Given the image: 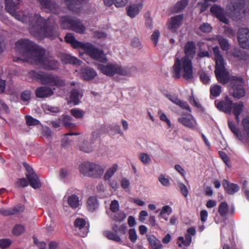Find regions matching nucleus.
Listing matches in <instances>:
<instances>
[{
  "instance_id": "nucleus-58",
  "label": "nucleus",
  "mask_w": 249,
  "mask_h": 249,
  "mask_svg": "<svg viewBox=\"0 0 249 249\" xmlns=\"http://www.w3.org/2000/svg\"><path fill=\"white\" fill-rule=\"evenodd\" d=\"M125 217V214L124 213L121 212L115 214L113 219L116 221L121 222L123 221Z\"/></svg>"
},
{
  "instance_id": "nucleus-60",
  "label": "nucleus",
  "mask_w": 249,
  "mask_h": 249,
  "mask_svg": "<svg viewBox=\"0 0 249 249\" xmlns=\"http://www.w3.org/2000/svg\"><path fill=\"white\" fill-rule=\"evenodd\" d=\"M176 104L179 106L183 109H186L189 112L191 111L190 107L187 103L185 102H183L181 100H178V102H176Z\"/></svg>"
},
{
  "instance_id": "nucleus-59",
  "label": "nucleus",
  "mask_w": 249,
  "mask_h": 249,
  "mask_svg": "<svg viewBox=\"0 0 249 249\" xmlns=\"http://www.w3.org/2000/svg\"><path fill=\"white\" fill-rule=\"evenodd\" d=\"M219 155L220 157L221 158L223 162L228 166H229V163H230V158L227 155V154L223 151H219Z\"/></svg>"
},
{
  "instance_id": "nucleus-32",
  "label": "nucleus",
  "mask_w": 249,
  "mask_h": 249,
  "mask_svg": "<svg viewBox=\"0 0 249 249\" xmlns=\"http://www.w3.org/2000/svg\"><path fill=\"white\" fill-rule=\"evenodd\" d=\"M188 0H181L178 1L173 7V12L178 13L182 11L188 5Z\"/></svg>"
},
{
  "instance_id": "nucleus-55",
  "label": "nucleus",
  "mask_w": 249,
  "mask_h": 249,
  "mask_svg": "<svg viewBox=\"0 0 249 249\" xmlns=\"http://www.w3.org/2000/svg\"><path fill=\"white\" fill-rule=\"evenodd\" d=\"M199 29L203 33H210L212 31V28L208 23H204L199 26Z\"/></svg>"
},
{
  "instance_id": "nucleus-3",
  "label": "nucleus",
  "mask_w": 249,
  "mask_h": 249,
  "mask_svg": "<svg viewBox=\"0 0 249 249\" xmlns=\"http://www.w3.org/2000/svg\"><path fill=\"white\" fill-rule=\"evenodd\" d=\"M33 28L43 36L53 39L59 35L57 24L51 18L45 19L38 14H35Z\"/></svg>"
},
{
  "instance_id": "nucleus-46",
  "label": "nucleus",
  "mask_w": 249,
  "mask_h": 249,
  "mask_svg": "<svg viewBox=\"0 0 249 249\" xmlns=\"http://www.w3.org/2000/svg\"><path fill=\"white\" fill-rule=\"evenodd\" d=\"M88 44L89 42L84 43L79 41L75 39L71 45L75 49L81 48L84 49L85 51Z\"/></svg>"
},
{
  "instance_id": "nucleus-1",
  "label": "nucleus",
  "mask_w": 249,
  "mask_h": 249,
  "mask_svg": "<svg viewBox=\"0 0 249 249\" xmlns=\"http://www.w3.org/2000/svg\"><path fill=\"white\" fill-rule=\"evenodd\" d=\"M15 48L18 52L26 58V61L39 64L45 70L53 71L59 67L57 60L52 56L45 55L44 49L28 39L18 40L16 43Z\"/></svg>"
},
{
  "instance_id": "nucleus-11",
  "label": "nucleus",
  "mask_w": 249,
  "mask_h": 249,
  "mask_svg": "<svg viewBox=\"0 0 249 249\" xmlns=\"http://www.w3.org/2000/svg\"><path fill=\"white\" fill-rule=\"evenodd\" d=\"M85 52L94 60L102 62H105L107 60V58L104 51L95 47L90 43H89Z\"/></svg>"
},
{
  "instance_id": "nucleus-33",
  "label": "nucleus",
  "mask_w": 249,
  "mask_h": 249,
  "mask_svg": "<svg viewBox=\"0 0 249 249\" xmlns=\"http://www.w3.org/2000/svg\"><path fill=\"white\" fill-rule=\"evenodd\" d=\"M118 166L117 164H114L113 166L109 168L104 175V179L105 180H109L114 175L118 169Z\"/></svg>"
},
{
  "instance_id": "nucleus-48",
  "label": "nucleus",
  "mask_w": 249,
  "mask_h": 249,
  "mask_svg": "<svg viewBox=\"0 0 249 249\" xmlns=\"http://www.w3.org/2000/svg\"><path fill=\"white\" fill-rule=\"evenodd\" d=\"M25 231V228L23 226L19 224L16 225L13 229V233L16 235H19Z\"/></svg>"
},
{
  "instance_id": "nucleus-35",
  "label": "nucleus",
  "mask_w": 249,
  "mask_h": 249,
  "mask_svg": "<svg viewBox=\"0 0 249 249\" xmlns=\"http://www.w3.org/2000/svg\"><path fill=\"white\" fill-rule=\"evenodd\" d=\"M68 204L72 208H76L79 205V197L75 195H72L68 198Z\"/></svg>"
},
{
  "instance_id": "nucleus-10",
  "label": "nucleus",
  "mask_w": 249,
  "mask_h": 249,
  "mask_svg": "<svg viewBox=\"0 0 249 249\" xmlns=\"http://www.w3.org/2000/svg\"><path fill=\"white\" fill-rule=\"evenodd\" d=\"M22 164L26 169V177L30 185L34 189L40 188L41 184L39 178L34 171L33 168L25 162H23Z\"/></svg>"
},
{
  "instance_id": "nucleus-57",
  "label": "nucleus",
  "mask_w": 249,
  "mask_h": 249,
  "mask_svg": "<svg viewBox=\"0 0 249 249\" xmlns=\"http://www.w3.org/2000/svg\"><path fill=\"white\" fill-rule=\"evenodd\" d=\"M178 187L181 194L184 197H187L188 195V190L185 185L183 183H179L178 184Z\"/></svg>"
},
{
  "instance_id": "nucleus-20",
  "label": "nucleus",
  "mask_w": 249,
  "mask_h": 249,
  "mask_svg": "<svg viewBox=\"0 0 249 249\" xmlns=\"http://www.w3.org/2000/svg\"><path fill=\"white\" fill-rule=\"evenodd\" d=\"M222 185L225 192L229 195H233L240 190V187L238 184L229 182L225 179L222 181Z\"/></svg>"
},
{
  "instance_id": "nucleus-40",
  "label": "nucleus",
  "mask_w": 249,
  "mask_h": 249,
  "mask_svg": "<svg viewBox=\"0 0 249 249\" xmlns=\"http://www.w3.org/2000/svg\"><path fill=\"white\" fill-rule=\"evenodd\" d=\"M79 92L76 89H73L71 90L70 95V99L71 101L74 103L75 105H78L79 103Z\"/></svg>"
},
{
  "instance_id": "nucleus-12",
  "label": "nucleus",
  "mask_w": 249,
  "mask_h": 249,
  "mask_svg": "<svg viewBox=\"0 0 249 249\" xmlns=\"http://www.w3.org/2000/svg\"><path fill=\"white\" fill-rule=\"evenodd\" d=\"M178 121L184 126L193 131H196L198 129V123L191 114L179 117Z\"/></svg>"
},
{
  "instance_id": "nucleus-14",
  "label": "nucleus",
  "mask_w": 249,
  "mask_h": 249,
  "mask_svg": "<svg viewBox=\"0 0 249 249\" xmlns=\"http://www.w3.org/2000/svg\"><path fill=\"white\" fill-rule=\"evenodd\" d=\"M183 19V14L171 17L168 20L167 25L168 29L173 33H177L182 24Z\"/></svg>"
},
{
  "instance_id": "nucleus-54",
  "label": "nucleus",
  "mask_w": 249,
  "mask_h": 249,
  "mask_svg": "<svg viewBox=\"0 0 249 249\" xmlns=\"http://www.w3.org/2000/svg\"><path fill=\"white\" fill-rule=\"evenodd\" d=\"M160 35V31L158 30H156L151 36V39L154 43L155 46H156L158 43Z\"/></svg>"
},
{
  "instance_id": "nucleus-17",
  "label": "nucleus",
  "mask_w": 249,
  "mask_h": 249,
  "mask_svg": "<svg viewBox=\"0 0 249 249\" xmlns=\"http://www.w3.org/2000/svg\"><path fill=\"white\" fill-rule=\"evenodd\" d=\"M24 210V206L21 204H19L13 207L12 209H6L4 208H0V214L3 216L12 215L21 213L23 212Z\"/></svg>"
},
{
  "instance_id": "nucleus-13",
  "label": "nucleus",
  "mask_w": 249,
  "mask_h": 249,
  "mask_svg": "<svg viewBox=\"0 0 249 249\" xmlns=\"http://www.w3.org/2000/svg\"><path fill=\"white\" fill-rule=\"evenodd\" d=\"M237 39L241 47L243 49L249 48V30L247 28L239 29Z\"/></svg>"
},
{
  "instance_id": "nucleus-26",
  "label": "nucleus",
  "mask_w": 249,
  "mask_h": 249,
  "mask_svg": "<svg viewBox=\"0 0 249 249\" xmlns=\"http://www.w3.org/2000/svg\"><path fill=\"white\" fill-rule=\"evenodd\" d=\"M147 239L152 249H162V245L160 240L157 238L155 236L152 235H147Z\"/></svg>"
},
{
  "instance_id": "nucleus-28",
  "label": "nucleus",
  "mask_w": 249,
  "mask_h": 249,
  "mask_svg": "<svg viewBox=\"0 0 249 249\" xmlns=\"http://www.w3.org/2000/svg\"><path fill=\"white\" fill-rule=\"evenodd\" d=\"M43 8L52 10L55 9L56 3L54 0H37Z\"/></svg>"
},
{
  "instance_id": "nucleus-16",
  "label": "nucleus",
  "mask_w": 249,
  "mask_h": 249,
  "mask_svg": "<svg viewBox=\"0 0 249 249\" xmlns=\"http://www.w3.org/2000/svg\"><path fill=\"white\" fill-rule=\"evenodd\" d=\"M215 104L217 109L226 113L230 114L231 112L233 102L228 96L225 97L224 101H219L217 103L215 101Z\"/></svg>"
},
{
  "instance_id": "nucleus-38",
  "label": "nucleus",
  "mask_w": 249,
  "mask_h": 249,
  "mask_svg": "<svg viewBox=\"0 0 249 249\" xmlns=\"http://www.w3.org/2000/svg\"><path fill=\"white\" fill-rule=\"evenodd\" d=\"M104 235L109 240H113L117 242L121 241L120 236L116 233L109 231H105L104 232Z\"/></svg>"
},
{
  "instance_id": "nucleus-5",
  "label": "nucleus",
  "mask_w": 249,
  "mask_h": 249,
  "mask_svg": "<svg viewBox=\"0 0 249 249\" xmlns=\"http://www.w3.org/2000/svg\"><path fill=\"white\" fill-rule=\"evenodd\" d=\"M79 171L84 176L93 178H100L105 169L99 164L89 161H84L79 165Z\"/></svg>"
},
{
  "instance_id": "nucleus-61",
  "label": "nucleus",
  "mask_w": 249,
  "mask_h": 249,
  "mask_svg": "<svg viewBox=\"0 0 249 249\" xmlns=\"http://www.w3.org/2000/svg\"><path fill=\"white\" fill-rule=\"evenodd\" d=\"M159 180L160 183L164 186H168L170 185V181L168 178L164 177V175H160L159 178Z\"/></svg>"
},
{
  "instance_id": "nucleus-45",
  "label": "nucleus",
  "mask_w": 249,
  "mask_h": 249,
  "mask_svg": "<svg viewBox=\"0 0 249 249\" xmlns=\"http://www.w3.org/2000/svg\"><path fill=\"white\" fill-rule=\"evenodd\" d=\"M145 25L146 27L150 29L153 28V20L151 18V13L149 12H146L144 16Z\"/></svg>"
},
{
  "instance_id": "nucleus-24",
  "label": "nucleus",
  "mask_w": 249,
  "mask_h": 249,
  "mask_svg": "<svg viewBox=\"0 0 249 249\" xmlns=\"http://www.w3.org/2000/svg\"><path fill=\"white\" fill-rule=\"evenodd\" d=\"M142 8V4H133L126 8L127 15L131 18H135L139 14Z\"/></svg>"
},
{
  "instance_id": "nucleus-15",
  "label": "nucleus",
  "mask_w": 249,
  "mask_h": 249,
  "mask_svg": "<svg viewBox=\"0 0 249 249\" xmlns=\"http://www.w3.org/2000/svg\"><path fill=\"white\" fill-rule=\"evenodd\" d=\"M210 11L221 22L225 24L229 23V20L226 18V13L223 8L218 5L214 4L211 7Z\"/></svg>"
},
{
  "instance_id": "nucleus-2",
  "label": "nucleus",
  "mask_w": 249,
  "mask_h": 249,
  "mask_svg": "<svg viewBox=\"0 0 249 249\" xmlns=\"http://www.w3.org/2000/svg\"><path fill=\"white\" fill-rule=\"evenodd\" d=\"M196 47L193 41H188L184 47L185 55L179 59L177 57L173 66V76L176 79L182 77L187 81L191 80L194 78L193 67L191 59L196 55Z\"/></svg>"
},
{
  "instance_id": "nucleus-49",
  "label": "nucleus",
  "mask_w": 249,
  "mask_h": 249,
  "mask_svg": "<svg viewBox=\"0 0 249 249\" xmlns=\"http://www.w3.org/2000/svg\"><path fill=\"white\" fill-rule=\"evenodd\" d=\"M86 224L85 220L81 218H77L74 221V224L76 228L79 229H82L83 228Z\"/></svg>"
},
{
  "instance_id": "nucleus-56",
  "label": "nucleus",
  "mask_w": 249,
  "mask_h": 249,
  "mask_svg": "<svg viewBox=\"0 0 249 249\" xmlns=\"http://www.w3.org/2000/svg\"><path fill=\"white\" fill-rule=\"evenodd\" d=\"M119 208V202L116 200H113L111 201L110 205V210L113 213L117 212Z\"/></svg>"
},
{
  "instance_id": "nucleus-51",
  "label": "nucleus",
  "mask_w": 249,
  "mask_h": 249,
  "mask_svg": "<svg viewBox=\"0 0 249 249\" xmlns=\"http://www.w3.org/2000/svg\"><path fill=\"white\" fill-rule=\"evenodd\" d=\"M129 239L133 243H135L137 239V235L134 229H130L128 231Z\"/></svg>"
},
{
  "instance_id": "nucleus-25",
  "label": "nucleus",
  "mask_w": 249,
  "mask_h": 249,
  "mask_svg": "<svg viewBox=\"0 0 249 249\" xmlns=\"http://www.w3.org/2000/svg\"><path fill=\"white\" fill-rule=\"evenodd\" d=\"M231 10L234 14H239L244 8V0H231Z\"/></svg>"
},
{
  "instance_id": "nucleus-19",
  "label": "nucleus",
  "mask_w": 249,
  "mask_h": 249,
  "mask_svg": "<svg viewBox=\"0 0 249 249\" xmlns=\"http://www.w3.org/2000/svg\"><path fill=\"white\" fill-rule=\"evenodd\" d=\"M136 71V69L135 67H122L116 64L115 74L123 76H130L132 75V73Z\"/></svg>"
},
{
  "instance_id": "nucleus-30",
  "label": "nucleus",
  "mask_w": 249,
  "mask_h": 249,
  "mask_svg": "<svg viewBox=\"0 0 249 249\" xmlns=\"http://www.w3.org/2000/svg\"><path fill=\"white\" fill-rule=\"evenodd\" d=\"M228 126L233 134L241 141H243L242 136L238 127L234 124L232 121H228Z\"/></svg>"
},
{
  "instance_id": "nucleus-37",
  "label": "nucleus",
  "mask_w": 249,
  "mask_h": 249,
  "mask_svg": "<svg viewBox=\"0 0 249 249\" xmlns=\"http://www.w3.org/2000/svg\"><path fill=\"white\" fill-rule=\"evenodd\" d=\"M229 206L226 202H222L218 207V213L221 217H225L228 213Z\"/></svg>"
},
{
  "instance_id": "nucleus-9",
  "label": "nucleus",
  "mask_w": 249,
  "mask_h": 249,
  "mask_svg": "<svg viewBox=\"0 0 249 249\" xmlns=\"http://www.w3.org/2000/svg\"><path fill=\"white\" fill-rule=\"evenodd\" d=\"M231 86L233 90V96L237 99H240L245 95L244 88V81L241 77L234 76L231 80Z\"/></svg>"
},
{
  "instance_id": "nucleus-39",
  "label": "nucleus",
  "mask_w": 249,
  "mask_h": 249,
  "mask_svg": "<svg viewBox=\"0 0 249 249\" xmlns=\"http://www.w3.org/2000/svg\"><path fill=\"white\" fill-rule=\"evenodd\" d=\"M244 107V104L242 102L233 103L232 108L233 114L240 115Z\"/></svg>"
},
{
  "instance_id": "nucleus-27",
  "label": "nucleus",
  "mask_w": 249,
  "mask_h": 249,
  "mask_svg": "<svg viewBox=\"0 0 249 249\" xmlns=\"http://www.w3.org/2000/svg\"><path fill=\"white\" fill-rule=\"evenodd\" d=\"M67 9L73 13L79 14L81 11V7H77L75 0H64Z\"/></svg>"
},
{
  "instance_id": "nucleus-52",
  "label": "nucleus",
  "mask_w": 249,
  "mask_h": 249,
  "mask_svg": "<svg viewBox=\"0 0 249 249\" xmlns=\"http://www.w3.org/2000/svg\"><path fill=\"white\" fill-rule=\"evenodd\" d=\"M12 244V241L9 239H1L0 240V248L5 249L8 248Z\"/></svg>"
},
{
  "instance_id": "nucleus-53",
  "label": "nucleus",
  "mask_w": 249,
  "mask_h": 249,
  "mask_svg": "<svg viewBox=\"0 0 249 249\" xmlns=\"http://www.w3.org/2000/svg\"><path fill=\"white\" fill-rule=\"evenodd\" d=\"M140 159L143 164H148L151 161L150 156L146 153H141L140 156Z\"/></svg>"
},
{
  "instance_id": "nucleus-44",
  "label": "nucleus",
  "mask_w": 249,
  "mask_h": 249,
  "mask_svg": "<svg viewBox=\"0 0 249 249\" xmlns=\"http://www.w3.org/2000/svg\"><path fill=\"white\" fill-rule=\"evenodd\" d=\"M232 55L241 60L246 59L247 56L245 51L239 49H234L232 52Z\"/></svg>"
},
{
  "instance_id": "nucleus-62",
  "label": "nucleus",
  "mask_w": 249,
  "mask_h": 249,
  "mask_svg": "<svg viewBox=\"0 0 249 249\" xmlns=\"http://www.w3.org/2000/svg\"><path fill=\"white\" fill-rule=\"evenodd\" d=\"M200 78L201 81L204 84H208L210 81L209 76L205 72H203L200 74Z\"/></svg>"
},
{
  "instance_id": "nucleus-22",
  "label": "nucleus",
  "mask_w": 249,
  "mask_h": 249,
  "mask_svg": "<svg viewBox=\"0 0 249 249\" xmlns=\"http://www.w3.org/2000/svg\"><path fill=\"white\" fill-rule=\"evenodd\" d=\"M116 64H108L107 65L99 64L98 69L104 74L113 76L115 74Z\"/></svg>"
},
{
  "instance_id": "nucleus-63",
  "label": "nucleus",
  "mask_w": 249,
  "mask_h": 249,
  "mask_svg": "<svg viewBox=\"0 0 249 249\" xmlns=\"http://www.w3.org/2000/svg\"><path fill=\"white\" fill-rule=\"evenodd\" d=\"M131 46L134 48L140 49L141 48V43L139 38L135 37L131 40Z\"/></svg>"
},
{
  "instance_id": "nucleus-64",
  "label": "nucleus",
  "mask_w": 249,
  "mask_h": 249,
  "mask_svg": "<svg viewBox=\"0 0 249 249\" xmlns=\"http://www.w3.org/2000/svg\"><path fill=\"white\" fill-rule=\"evenodd\" d=\"M64 39L67 43L71 44L75 39V38L72 34L67 33L65 36Z\"/></svg>"
},
{
  "instance_id": "nucleus-43",
  "label": "nucleus",
  "mask_w": 249,
  "mask_h": 249,
  "mask_svg": "<svg viewBox=\"0 0 249 249\" xmlns=\"http://www.w3.org/2000/svg\"><path fill=\"white\" fill-rule=\"evenodd\" d=\"M221 92V87L218 85L212 86L210 88V94L211 96L216 97L220 95Z\"/></svg>"
},
{
  "instance_id": "nucleus-18",
  "label": "nucleus",
  "mask_w": 249,
  "mask_h": 249,
  "mask_svg": "<svg viewBox=\"0 0 249 249\" xmlns=\"http://www.w3.org/2000/svg\"><path fill=\"white\" fill-rule=\"evenodd\" d=\"M53 90L50 87L41 86L38 87L35 90V94L38 98L49 97L53 94Z\"/></svg>"
},
{
  "instance_id": "nucleus-8",
  "label": "nucleus",
  "mask_w": 249,
  "mask_h": 249,
  "mask_svg": "<svg viewBox=\"0 0 249 249\" xmlns=\"http://www.w3.org/2000/svg\"><path fill=\"white\" fill-rule=\"evenodd\" d=\"M20 1V0H16V1L13 0H5V10L16 19L24 22L27 21L28 18L22 12H18Z\"/></svg>"
},
{
  "instance_id": "nucleus-36",
  "label": "nucleus",
  "mask_w": 249,
  "mask_h": 249,
  "mask_svg": "<svg viewBox=\"0 0 249 249\" xmlns=\"http://www.w3.org/2000/svg\"><path fill=\"white\" fill-rule=\"evenodd\" d=\"M218 43L223 51H227L229 49V43L228 40L222 36L217 37Z\"/></svg>"
},
{
  "instance_id": "nucleus-4",
  "label": "nucleus",
  "mask_w": 249,
  "mask_h": 249,
  "mask_svg": "<svg viewBox=\"0 0 249 249\" xmlns=\"http://www.w3.org/2000/svg\"><path fill=\"white\" fill-rule=\"evenodd\" d=\"M29 74L32 79L36 80L42 85L57 87H62L65 85L64 80L60 77L52 73L33 70L30 71Z\"/></svg>"
},
{
  "instance_id": "nucleus-6",
  "label": "nucleus",
  "mask_w": 249,
  "mask_h": 249,
  "mask_svg": "<svg viewBox=\"0 0 249 249\" xmlns=\"http://www.w3.org/2000/svg\"><path fill=\"white\" fill-rule=\"evenodd\" d=\"M60 24L63 29L72 30L80 34L84 33L86 30L85 27L80 20L73 19L69 16L61 17Z\"/></svg>"
},
{
  "instance_id": "nucleus-41",
  "label": "nucleus",
  "mask_w": 249,
  "mask_h": 249,
  "mask_svg": "<svg viewBox=\"0 0 249 249\" xmlns=\"http://www.w3.org/2000/svg\"><path fill=\"white\" fill-rule=\"evenodd\" d=\"M79 148L80 150L86 153L91 152L93 149L91 143L88 141H84L79 146Z\"/></svg>"
},
{
  "instance_id": "nucleus-31",
  "label": "nucleus",
  "mask_w": 249,
  "mask_h": 249,
  "mask_svg": "<svg viewBox=\"0 0 249 249\" xmlns=\"http://www.w3.org/2000/svg\"><path fill=\"white\" fill-rule=\"evenodd\" d=\"M72 117L68 115H63L62 116L61 122L63 125L67 128H73L75 125L71 123Z\"/></svg>"
},
{
  "instance_id": "nucleus-29",
  "label": "nucleus",
  "mask_w": 249,
  "mask_h": 249,
  "mask_svg": "<svg viewBox=\"0 0 249 249\" xmlns=\"http://www.w3.org/2000/svg\"><path fill=\"white\" fill-rule=\"evenodd\" d=\"M99 203L97 198L94 196L89 197L87 201V207L89 211L93 212L98 208Z\"/></svg>"
},
{
  "instance_id": "nucleus-34",
  "label": "nucleus",
  "mask_w": 249,
  "mask_h": 249,
  "mask_svg": "<svg viewBox=\"0 0 249 249\" xmlns=\"http://www.w3.org/2000/svg\"><path fill=\"white\" fill-rule=\"evenodd\" d=\"M244 131L246 135V141L249 142V116L244 118L242 122Z\"/></svg>"
},
{
  "instance_id": "nucleus-23",
  "label": "nucleus",
  "mask_w": 249,
  "mask_h": 249,
  "mask_svg": "<svg viewBox=\"0 0 249 249\" xmlns=\"http://www.w3.org/2000/svg\"><path fill=\"white\" fill-rule=\"evenodd\" d=\"M61 61L64 64H71L80 65L81 61L76 57L66 53H60L59 55Z\"/></svg>"
},
{
  "instance_id": "nucleus-7",
  "label": "nucleus",
  "mask_w": 249,
  "mask_h": 249,
  "mask_svg": "<svg viewBox=\"0 0 249 249\" xmlns=\"http://www.w3.org/2000/svg\"><path fill=\"white\" fill-rule=\"evenodd\" d=\"M215 69L214 71L215 75L218 81L225 85L229 81V72L226 70L225 61L223 56H219V57L215 58Z\"/></svg>"
},
{
  "instance_id": "nucleus-47",
  "label": "nucleus",
  "mask_w": 249,
  "mask_h": 249,
  "mask_svg": "<svg viewBox=\"0 0 249 249\" xmlns=\"http://www.w3.org/2000/svg\"><path fill=\"white\" fill-rule=\"evenodd\" d=\"M25 119L26 124L28 126L37 125L40 123L38 120L34 118L31 116H27Z\"/></svg>"
},
{
  "instance_id": "nucleus-50",
  "label": "nucleus",
  "mask_w": 249,
  "mask_h": 249,
  "mask_svg": "<svg viewBox=\"0 0 249 249\" xmlns=\"http://www.w3.org/2000/svg\"><path fill=\"white\" fill-rule=\"evenodd\" d=\"M20 98L23 102L29 101L31 99V91L26 90L20 93Z\"/></svg>"
},
{
  "instance_id": "nucleus-42",
  "label": "nucleus",
  "mask_w": 249,
  "mask_h": 249,
  "mask_svg": "<svg viewBox=\"0 0 249 249\" xmlns=\"http://www.w3.org/2000/svg\"><path fill=\"white\" fill-rule=\"evenodd\" d=\"M72 116L76 119H81L85 115V111L81 109L73 108L70 110Z\"/></svg>"
},
{
  "instance_id": "nucleus-21",
  "label": "nucleus",
  "mask_w": 249,
  "mask_h": 249,
  "mask_svg": "<svg viewBox=\"0 0 249 249\" xmlns=\"http://www.w3.org/2000/svg\"><path fill=\"white\" fill-rule=\"evenodd\" d=\"M81 75L85 80L89 81L94 79L97 73L93 68L86 67L82 68Z\"/></svg>"
}]
</instances>
